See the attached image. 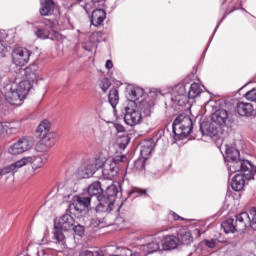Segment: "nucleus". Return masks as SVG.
Returning <instances> with one entry per match:
<instances>
[{"instance_id": "obj_57", "label": "nucleus", "mask_w": 256, "mask_h": 256, "mask_svg": "<svg viewBox=\"0 0 256 256\" xmlns=\"http://www.w3.org/2000/svg\"><path fill=\"white\" fill-rule=\"evenodd\" d=\"M150 95H157V92L151 91V92H150Z\"/></svg>"}, {"instance_id": "obj_33", "label": "nucleus", "mask_w": 256, "mask_h": 256, "mask_svg": "<svg viewBox=\"0 0 256 256\" xmlns=\"http://www.w3.org/2000/svg\"><path fill=\"white\" fill-rule=\"evenodd\" d=\"M37 69H39V66L37 64H31L25 69L26 77L29 79H35L37 77Z\"/></svg>"}, {"instance_id": "obj_7", "label": "nucleus", "mask_w": 256, "mask_h": 256, "mask_svg": "<svg viewBox=\"0 0 256 256\" xmlns=\"http://www.w3.org/2000/svg\"><path fill=\"white\" fill-rule=\"evenodd\" d=\"M125 156H117L114 159H109L103 164L102 175L104 179L108 181H113V177H117L119 173V163H122Z\"/></svg>"}, {"instance_id": "obj_36", "label": "nucleus", "mask_w": 256, "mask_h": 256, "mask_svg": "<svg viewBox=\"0 0 256 256\" xmlns=\"http://www.w3.org/2000/svg\"><path fill=\"white\" fill-rule=\"evenodd\" d=\"M72 231H74L75 235H78V237H83V235H85V226L74 224Z\"/></svg>"}, {"instance_id": "obj_43", "label": "nucleus", "mask_w": 256, "mask_h": 256, "mask_svg": "<svg viewBox=\"0 0 256 256\" xmlns=\"http://www.w3.org/2000/svg\"><path fill=\"white\" fill-rule=\"evenodd\" d=\"M79 256H104L103 251L97 250V251H89V250H84L82 251Z\"/></svg>"}, {"instance_id": "obj_44", "label": "nucleus", "mask_w": 256, "mask_h": 256, "mask_svg": "<svg viewBox=\"0 0 256 256\" xmlns=\"http://www.w3.org/2000/svg\"><path fill=\"white\" fill-rule=\"evenodd\" d=\"M135 193H137V195H147V189L134 188L129 192V197L135 195Z\"/></svg>"}, {"instance_id": "obj_48", "label": "nucleus", "mask_w": 256, "mask_h": 256, "mask_svg": "<svg viewBox=\"0 0 256 256\" xmlns=\"http://www.w3.org/2000/svg\"><path fill=\"white\" fill-rule=\"evenodd\" d=\"M114 126H115L116 131H118V133L125 132V127L123 125L116 123V124H114Z\"/></svg>"}, {"instance_id": "obj_16", "label": "nucleus", "mask_w": 256, "mask_h": 256, "mask_svg": "<svg viewBox=\"0 0 256 256\" xmlns=\"http://www.w3.org/2000/svg\"><path fill=\"white\" fill-rule=\"evenodd\" d=\"M253 111V104L249 102H238L236 105V112L240 117H251Z\"/></svg>"}, {"instance_id": "obj_9", "label": "nucleus", "mask_w": 256, "mask_h": 256, "mask_svg": "<svg viewBox=\"0 0 256 256\" xmlns=\"http://www.w3.org/2000/svg\"><path fill=\"white\" fill-rule=\"evenodd\" d=\"M33 147V140L22 137L8 148L10 155H21Z\"/></svg>"}, {"instance_id": "obj_39", "label": "nucleus", "mask_w": 256, "mask_h": 256, "mask_svg": "<svg viewBox=\"0 0 256 256\" xmlns=\"http://www.w3.org/2000/svg\"><path fill=\"white\" fill-rule=\"evenodd\" d=\"M134 168L136 171H145V158H138L134 162Z\"/></svg>"}, {"instance_id": "obj_58", "label": "nucleus", "mask_w": 256, "mask_h": 256, "mask_svg": "<svg viewBox=\"0 0 256 256\" xmlns=\"http://www.w3.org/2000/svg\"><path fill=\"white\" fill-rule=\"evenodd\" d=\"M180 91L183 93V91H185V88H183V87L180 88Z\"/></svg>"}, {"instance_id": "obj_19", "label": "nucleus", "mask_w": 256, "mask_h": 256, "mask_svg": "<svg viewBox=\"0 0 256 256\" xmlns=\"http://www.w3.org/2000/svg\"><path fill=\"white\" fill-rule=\"evenodd\" d=\"M11 85L24 99L29 95V91H31V82L29 80L21 81L19 84L13 83Z\"/></svg>"}, {"instance_id": "obj_1", "label": "nucleus", "mask_w": 256, "mask_h": 256, "mask_svg": "<svg viewBox=\"0 0 256 256\" xmlns=\"http://www.w3.org/2000/svg\"><path fill=\"white\" fill-rule=\"evenodd\" d=\"M224 233H245L250 229L256 231V207H252L248 212H241L235 219L228 218L221 224Z\"/></svg>"}, {"instance_id": "obj_5", "label": "nucleus", "mask_w": 256, "mask_h": 256, "mask_svg": "<svg viewBox=\"0 0 256 256\" xmlns=\"http://www.w3.org/2000/svg\"><path fill=\"white\" fill-rule=\"evenodd\" d=\"M124 121L126 125H130V127H135V125H139L143 120V114L139 110H137V103L133 101H129L127 106L124 108Z\"/></svg>"}, {"instance_id": "obj_20", "label": "nucleus", "mask_w": 256, "mask_h": 256, "mask_svg": "<svg viewBox=\"0 0 256 256\" xmlns=\"http://www.w3.org/2000/svg\"><path fill=\"white\" fill-rule=\"evenodd\" d=\"M200 131L202 135H208L209 137H215L219 130L215 127V124L210 122H202L200 124Z\"/></svg>"}, {"instance_id": "obj_49", "label": "nucleus", "mask_w": 256, "mask_h": 256, "mask_svg": "<svg viewBox=\"0 0 256 256\" xmlns=\"http://www.w3.org/2000/svg\"><path fill=\"white\" fill-rule=\"evenodd\" d=\"M53 39H56V41H63V35H61V33H59V32H54Z\"/></svg>"}, {"instance_id": "obj_27", "label": "nucleus", "mask_w": 256, "mask_h": 256, "mask_svg": "<svg viewBox=\"0 0 256 256\" xmlns=\"http://www.w3.org/2000/svg\"><path fill=\"white\" fill-rule=\"evenodd\" d=\"M74 201H77L78 205L84 207L85 209L89 208V205H91V198L87 193L74 196Z\"/></svg>"}, {"instance_id": "obj_61", "label": "nucleus", "mask_w": 256, "mask_h": 256, "mask_svg": "<svg viewBox=\"0 0 256 256\" xmlns=\"http://www.w3.org/2000/svg\"><path fill=\"white\" fill-rule=\"evenodd\" d=\"M0 156H1V150H0Z\"/></svg>"}, {"instance_id": "obj_53", "label": "nucleus", "mask_w": 256, "mask_h": 256, "mask_svg": "<svg viewBox=\"0 0 256 256\" xmlns=\"http://www.w3.org/2000/svg\"><path fill=\"white\" fill-rule=\"evenodd\" d=\"M105 0H91L92 3L97 4V3H103Z\"/></svg>"}, {"instance_id": "obj_13", "label": "nucleus", "mask_w": 256, "mask_h": 256, "mask_svg": "<svg viewBox=\"0 0 256 256\" xmlns=\"http://www.w3.org/2000/svg\"><path fill=\"white\" fill-rule=\"evenodd\" d=\"M229 121V112L225 109H218L212 114V122L219 127H225Z\"/></svg>"}, {"instance_id": "obj_8", "label": "nucleus", "mask_w": 256, "mask_h": 256, "mask_svg": "<svg viewBox=\"0 0 256 256\" xmlns=\"http://www.w3.org/2000/svg\"><path fill=\"white\" fill-rule=\"evenodd\" d=\"M12 63L16 67H25L29 63L31 52L27 48L16 47L11 53Z\"/></svg>"}, {"instance_id": "obj_15", "label": "nucleus", "mask_w": 256, "mask_h": 256, "mask_svg": "<svg viewBox=\"0 0 256 256\" xmlns=\"http://www.w3.org/2000/svg\"><path fill=\"white\" fill-rule=\"evenodd\" d=\"M40 5L39 13L41 17H49L55 13V2L53 0H40Z\"/></svg>"}, {"instance_id": "obj_60", "label": "nucleus", "mask_w": 256, "mask_h": 256, "mask_svg": "<svg viewBox=\"0 0 256 256\" xmlns=\"http://www.w3.org/2000/svg\"><path fill=\"white\" fill-rule=\"evenodd\" d=\"M127 141V138H124Z\"/></svg>"}, {"instance_id": "obj_25", "label": "nucleus", "mask_w": 256, "mask_h": 256, "mask_svg": "<svg viewBox=\"0 0 256 256\" xmlns=\"http://www.w3.org/2000/svg\"><path fill=\"white\" fill-rule=\"evenodd\" d=\"M155 144H153V140H146L142 143L140 153L142 157H149L151 153H153V149Z\"/></svg>"}, {"instance_id": "obj_59", "label": "nucleus", "mask_w": 256, "mask_h": 256, "mask_svg": "<svg viewBox=\"0 0 256 256\" xmlns=\"http://www.w3.org/2000/svg\"><path fill=\"white\" fill-rule=\"evenodd\" d=\"M78 1V3H81V2H83V0H77Z\"/></svg>"}, {"instance_id": "obj_22", "label": "nucleus", "mask_w": 256, "mask_h": 256, "mask_svg": "<svg viewBox=\"0 0 256 256\" xmlns=\"http://www.w3.org/2000/svg\"><path fill=\"white\" fill-rule=\"evenodd\" d=\"M103 193V188L101 187V182L96 181L92 184L89 185L88 190L86 192V194L88 195V197L91 199V197H97V199H99V197H101V194Z\"/></svg>"}, {"instance_id": "obj_56", "label": "nucleus", "mask_w": 256, "mask_h": 256, "mask_svg": "<svg viewBox=\"0 0 256 256\" xmlns=\"http://www.w3.org/2000/svg\"><path fill=\"white\" fill-rule=\"evenodd\" d=\"M106 189H111L113 191L115 190V186H107Z\"/></svg>"}, {"instance_id": "obj_26", "label": "nucleus", "mask_w": 256, "mask_h": 256, "mask_svg": "<svg viewBox=\"0 0 256 256\" xmlns=\"http://www.w3.org/2000/svg\"><path fill=\"white\" fill-rule=\"evenodd\" d=\"M140 249L141 251H143L144 255H150L151 253L159 251L160 246L158 242L153 241L148 244L142 245Z\"/></svg>"}, {"instance_id": "obj_30", "label": "nucleus", "mask_w": 256, "mask_h": 256, "mask_svg": "<svg viewBox=\"0 0 256 256\" xmlns=\"http://www.w3.org/2000/svg\"><path fill=\"white\" fill-rule=\"evenodd\" d=\"M5 128L9 135H16V133H19V129H21V124L19 122H6Z\"/></svg>"}, {"instance_id": "obj_10", "label": "nucleus", "mask_w": 256, "mask_h": 256, "mask_svg": "<svg viewBox=\"0 0 256 256\" xmlns=\"http://www.w3.org/2000/svg\"><path fill=\"white\" fill-rule=\"evenodd\" d=\"M2 93L8 103L10 105H21V101L24 100V98L19 94V92L14 89L13 85L7 84L3 90Z\"/></svg>"}, {"instance_id": "obj_14", "label": "nucleus", "mask_w": 256, "mask_h": 256, "mask_svg": "<svg viewBox=\"0 0 256 256\" xmlns=\"http://www.w3.org/2000/svg\"><path fill=\"white\" fill-rule=\"evenodd\" d=\"M19 169H21V164L19 163V160L8 165V166L1 168L0 169V180L1 179L7 180V179L13 177V175H15V173H17V171H19Z\"/></svg>"}, {"instance_id": "obj_2", "label": "nucleus", "mask_w": 256, "mask_h": 256, "mask_svg": "<svg viewBox=\"0 0 256 256\" xmlns=\"http://www.w3.org/2000/svg\"><path fill=\"white\" fill-rule=\"evenodd\" d=\"M74 226L75 218H73V216L70 214H64L62 217H60L58 223H54L53 235L55 243L65 247L66 238L63 231H71Z\"/></svg>"}, {"instance_id": "obj_55", "label": "nucleus", "mask_w": 256, "mask_h": 256, "mask_svg": "<svg viewBox=\"0 0 256 256\" xmlns=\"http://www.w3.org/2000/svg\"><path fill=\"white\" fill-rule=\"evenodd\" d=\"M0 135H3V124L0 123Z\"/></svg>"}, {"instance_id": "obj_21", "label": "nucleus", "mask_w": 256, "mask_h": 256, "mask_svg": "<svg viewBox=\"0 0 256 256\" xmlns=\"http://www.w3.org/2000/svg\"><path fill=\"white\" fill-rule=\"evenodd\" d=\"M153 107H155V102L153 100L151 101L142 100L139 102V105H138L139 112L143 113L144 117H151Z\"/></svg>"}, {"instance_id": "obj_24", "label": "nucleus", "mask_w": 256, "mask_h": 256, "mask_svg": "<svg viewBox=\"0 0 256 256\" xmlns=\"http://www.w3.org/2000/svg\"><path fill=\"white\" fill-rule=\"evenodd\" d=\"M233 191H243L245 187V177L243 174H236L231 181Z\"/></svg>"}, {"instance_id": "obj_31", "label": "nucleus", "mask_w": 256, "mask_h": 256, "mask_svg": "<svg viewBox=\"0 0 256 256\" xmlns=\"http://www.w3.org/2000/svg\"><path fill=\"white\" fill-rule=\"evenodd\" d=\"M108 101L112 107H117L119 104V90L111 89L108 94Z\"/></svg>"}, {"instance_id": "obj_54", "label": "nucleus", "mask_w": 256, "mask_h": 256, "mask_svg": "<svg viewBox=\"0 0 256 256\" xmlns=\"http://www.w3.org/2000/svg\"><path fill=\"white\" fill-rule=\"evenodd\" d=\"M130 256H141V253H139V252H134V253H132Z\"/></svg>"}, {"instance_id": "obj_18", "label": "nucleus", "mask_w": 256, "mask_h": 256, "mask_svg": "<svg viewBox=\"0 0 256 256\" xmlns=\"http://www.w3.org/2000/svg\"><path fill=\"white\" fill-rule=\"evenodd\" d=\"M177 238L179 245H191L193 243V233L185 228L179 230Z\"/></svg>"}, {"instance_id": "obj_42", "label": "nucleus", "mask_w": 256, "mask_h": 256, "mask_svg": "<svg viewBox=\"0 0 256 256\" xmlns=\"http://www.w3.org/2000/svg\"><path fill=\"white\" fill-rule=\"evenodd\" d=\"M109 87H111V81L108 78H103L100 82V89H102L104 93H107Z\"/></svg>"}, {"instance_id": "obj_6", "label": "nucleus", "mask_w": 256, "mask_h": 256, "mask_svg": "<svg viewBox=\"0 0 256 256\" xmlns=\"http://www.w3.org/2000/svg\"><path fill=\"white\" fill-rule=\"evenodd\" d=\"M50 129L51 124H49V121L44 120L37 127L36 133H39L42 142L51 149V147L57 143V133L51 132Z\"/></svg>"}, {"instance_id": "obj_51", "label": "nucleus", "mask_w": 256, "mask_h": 256, "mask_svg": "<svg viewBox=\"0 0 256 256\" xmlns=\"http://www.w3.org/2000/svg\"><path fill=\"white\" fill-rule=\"evenodd\" d=\"M193 235H197V237L201 236V232L199 231V229H194L193 230Z\"/></svg>"}, {"instance_id": "obj_45", "label": "nucleus", "mask_w": 256, "mask_h": 256, "mask_svg": "<svg viewBox=\"0 0 256 256\" xmlns=\"http://www.w3.org/2000/svg\"><path fill=\"white\" fill-rule=\"evenodd\" d=\"M92 39L94 41H97L98 43H101L103 41V32L97 31L92 34Z\"/></svg>"}, {"instance_id": "obj_3", "label": "nucleus", "mask_w": 256, "mask_h": 256, "mask_svg": "<svg viewBox=\"0 0 256 256\" xmlns=\"http://www.w3.org/2000/svg\"><path fill=\"white\" fill-rule=\"evenodd\" d=\"M174 135L187 137L193 131V120L189 115L180 114L172 124Z\"/></svg>"}, {"instance_id": "obj_32", "label": "nucleus", "mask_w": 256, "mask_h": 256, "mask_svg": "<svg viewBox=\"0 0 256 256\" xmlns=\"http://www.w3.org/2000/svg\"><path fill=\"white\" fill-rule=\"evenodd\" d=\"M201 95V87L197 83H193L190 86V90L188 92V98L195 99V97H199Z\"/></svg>"}, {"instance_id": "obj_50", "label": "nucleus", "mask_w": 256, "mask_h": 256, "mask_svg": "<svg viewBox=\"0 0 256 256\" xmlns=\"http://www.w3.org/2000/svg\"><path fill=\"white\" fill-rule=\"evenodd\" d=\"M106 69H113V61L111 60L106 61Z\"/></svg>"}, {"instance_id": "obj_12", "label": "nucleus", "mask_w": 256, "mask_h": 256, "mask_svg": "<svg viewBox=\"0 0 256 256\" xmlns=\"http://www.w3.org/2000/svg\"><path fill=\"white\" fill-rule=\"evenodd\" d=\"M20 163V168L25 167V165H29V163L32 165V169L34 171H37V169H41L43 165H45V161L43 160V157L41 156H27L23 157L20 160H18Z\"/></svg>"}, {"instance_id": "obj_17", "label": "nucleus", "mask_w": 256, "mask_h": 256, "mask_svg": "<svg viewBox=\"0 0 256 256\" xmlns=\"http://www.w3.org/2000/svg\"><path fill=\"white\" fill-rule=\"evenodd\" d=\"M107 18V13L103 9H96L92 12L91 23L94 27L103 25V21Z\"/></svg>"}, {"instance_id": "obj_46", "label": "nucleus", "mask_w": 256, "mask_h": 256, "mask_svg": "<svg viewBox=\"0 0 256 256\" xmlns=\"http://www.w3.org/2000/svg\"><path fill=\"white\" fill-rule=\"evenodd\" d=\"M203 243L209 249H215V247H217V242L215 240H213V239H211V240H204Z\"/></svg>"}, {"instance_id": "obj_37", "label": "nucleus", "mask_w": 256, "mask_h": 256, "mask_svg": "<svg viewBox=\"0 0 256 256\" xmlns=\"http://www.w3.org/2000/svg\"><path fill=\"white\" fill-rule=\"evenodd\" d=\"M70 211H76V213H83L85 211V206H80L79 202L74 201V203L69 205Z\"/></svg>"}, {"instance_id": "obj_29", "label": "nucleus", "mask_w": 256, "mask_h": 256, "mask_svg": "<svg viewBox=\"0 0 256 256\" xmlns=\"http://www.w3.org/2000/svg\"><path fill=\"white\" fill-rule=\"evenodd\" d=\"M111 202H105L104 204L100 202L95 208L94 211L96 215H105L106 213H111Z\"/></svg>"}, {"instance_id": "obj_47", "label": "nucleus", "mask_w": 256, "mask_h": 256, "mask_svg": "<svg viewBox=\"0 0 256 256\" xmlns=\"http://www.w3.org/2000/svg\"><path fill=\"white\" fill-rule=\"evenodd\" d=\"M5 55H7V47L0 41V57H5Z\"/></svg>"}, {"instance_id": "obj_34", "label": "nucleus", "mask_w": 256, "mask_h": 256, "mask_svg": "<svg viewBox=\"0 0 256 256\" xmlns=\"http://www.w3.org/2000/svg\"><path fill=\"white\" fill-rule=\"evenodd\" d=\"M143 97V89L141 88H134L129 92V99L130 101H139V98Z\"/></svg>"}, {"instance_id": "obj_38", "label": "nucleus", "mask_w": 256, "mask_h": 256, "mask_svg": "<svg viewBox=\"0 0 256 256\" xmlns=\"http://www.w3.org/2000/svg\"><path fill=\"white\" fill-rule=\"evenodd\" d=\"M35 149L38 153H46L50 148L43 142V140H41L36 144Z\"/></svg>"}, {"instance_id": "obj_40", "label": "nucleus", "mask_w": 256, "mask_h": 256, "mask_svg": "<svg viewBox=\"0 0 256 256\" xmlns=\"http://www.w3.org/2000/svg\"><path fill=\"white\" fill-rule=\"evenodd\" d=\"M35 35L38 37V39H49V30L38 29L36 30Z\"/></svg>"}, {"instance_id": "obj_41", "label": "nucleus", "mask_w": 256, "mask_h": 256, "mask_svg": "<svg viewBox=\"0 0 256 256\" xmlns=\"http://www.w3.org/2000/svg\"><path fill=\"white\" fill-rule=\"evenodd\" d=\"M81 47L85 51L91 52V51H93V48L95 47V43L91 40H87V41L82 42Z\"/></svg>"}, {"instance_id": "obj_35", "label": "nucleus", "mask_w": 256, "mask_h": 256, "mask_svg": "<svg viewBox=\"0 0 256 256\" xmlns=\"http://www.w3.org/2000/svg\"><path fill=\"white\" fill-rule=\"evenodd\" d=\"M99 167H101V165L100 166L97 165V161L88 164L86 167L87 177H91L92 175H95V173H97V171L99 170Z\"/></svg>"}, {"instance_id": "obj_52", "label": "nucleus", "mask_w": 256, "mask_h": 256, "mask_svg": "<svg viewBox=\"0 0 256 256\" xmlns=\"http://www.w3.org/2000/svg\"><path fill=\"white\" fill-rule=\"evenodd\" d=\"M174 219H175V221H179V219H181V221H183V218L175 213H174Z\"/></svg>"}, {"instance_id": "obj_23", "label": "nucleus", "mask_w": 256, "mask_h": 256, "mask_svg": "<svg viewBox=\"0 0 256 256\" xmlns=\"http://www.w3.org/2000/svg\"><path fill=\"white\" fill-rule=\"evenodd\" d=\"M179 245V239L175 236H166L162 243V249L164 251H171V249H177Z\"/></svg>"}, {"instance_id": "obj_11", "label": "nucleus", "mask_w": 256, "mask_h": 256, "mask_svg": "<svg viewBox=\"0 0 256 256\" xmlns=\"http://www.w3.org/2000/svg\"><path fill=\"white\" fill-rule=\"evenodd\" d=\"M224 153H225V159L227 161V167L229 173H231V163H239V161H242L240 157L239 150H237L235 147L225 144L224 145Z\"/></svg>"}, {"instance_id": "obj_4", "label": "nucleus", "mask_w": 256, "mask_h": 256, "mask_svg": "<svg viewBox=\"0 0 256 256\" xmlns=\"http://www.w3.org/2000/svg\"><path fill=\"white\" fill-rule=\"evenodd\" d=\"M240 173L248 181L255 179L256 166L249 160H241L230 164V175Z\"/></svg>"}, {"instance_id": "obj_28", "label": "nucleus", "mask_w": 256, "mask_h": 256, "mask_svg": "<svg viewBox=\"0 0 256 256\" xmlns=\"http://www.w3.org/2000/svg\"><path fill=\"white\" fill-rule=\"evenodd\" d=\"M103 218H92L90 224L87 226V229L90 233H95L98 229H103Z\"/></svg>"}]
</instances>
